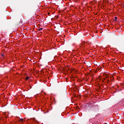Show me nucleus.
<instances>
[{
	"instance_id": "obj_1",
	"label": "nucleus",
	"mask_w": 124,
	"mask_h": 124,
	"mask_svg": "<svg viewBox=\"0 0 124 124\" xmlns=\"http://www.w3.org/2000/svg\"><path fill=\"white\" fill-rule=\"evenodd\" d=\"M42 30H43V28H40L38 29V31H42Z\"/></svg>"
},
{
	"instance_id": "obj_2",
	"label": "nucleus",
	"mask_w": 124,
	"mask_h": 124,
	"mask_svg": "<svg viewBox=\"0 0 124 124\" xmlns=\"http://www.w3.org/2000/svg\"><path fill=\"white\" fill-rule=\"evenodd\" d=\"M114 19H115V21H116V20H117L118 17H117L116 16H115V17H114Z\"/></svg>"
},
{
	"instance_id": "obj_3",
	"label": "nucleus",
	"mask_w": 124,
	"mask_h": 124,
	"mask_svg": "<svg viewBox=\"0 0 124 124\" xmlns=\"http://www.w3.org/2000/svg\"><path fill=\"white\" fill-rule=\"evenodd\" d=\"M29 78H30V77H27L26 78V80H29Z\"/></svg>"
},
{
	"instance_id": "obj_4",
	"label": "nucleus",
	"mask_w": 124,
	"mask_h": 124,
	"mask_svg": "<svg viewBox=\"0 0 124 124\" xmlns=\"http://www.w3.org/2000/svg\"><path fill=\"white\" fill-rule=\"evenodd\" d=\"M104 80H106V81H107V82H110V81H109V79H104Z\"/></svg>"
},
{
	"instance_id": "obj_5",
	"label": "nucleus",
	"mask_w": 124,
	"mask_h": 124,
	"mask_svg": "<svg viewBox=\"0 0 124 124\" xmlns=\"http://www.w3.org/2000/svg\"><path fill=\"white\" fill-rule=\"evenodd\" d=\"M20 121H21V122H23V121H24V119H20Z\"/></svg>"
},
{
	"instance_id": "obj_6",
	"label": "nucleus",
	"mask_w": 124,
	"mask_h": 124,
	"mask_svg": "<svg viewBox=\"0 0 124 124\" xmlns=\"http://www.w3.org/2000/svg\"><path fill=\"white\" fill-rule=\"evenodd\" d=\"M41 73L42 74L43 73V71H41Z\"/></svg>"
},
{
	"instance_id": "obj_7",
	"label": "nucleus",
	"mask_w": 124,
	"mask_h": 124,
	"mask_svg": "<svg viewBox=\"0 0 124 124\" xmlns=\"http://www.w3.org/2000/svg\"><path fill=\"white\" fill-rule=\"evenodd\" d=\"M49 14H50V13H48V15H49Z\"/></svg>"
},
{
	"instance_id": "obj_8",
	"label": "nucleus",
	"mask_w": 124,
	"mask_h": 124,
	"mask_svg": "<svg viewBox=\"0 0 124 124\" xmlns=\"http://www.w3.org/2000/svg\"><path fill=\"white\" fill-rule=\"evenodd\" d=\"M91 104H93V103H90V105H91Z\"/></svg>"
},
{
	"instance_id": "obj_9",
	"label": "nucleus",
	"mask_w": 124,
	"mask_h": 124,
	"mask_svg": "<svg viewBox=\"0 0 124 124\" xmlns=\"http://www.w3.org/2000/svg\"><path fill=\"white\" fill-rule=\"evenodd\" d=\"M93 106H94V105H93Z\"/></svg>"
}]
</instances>
